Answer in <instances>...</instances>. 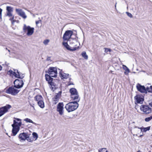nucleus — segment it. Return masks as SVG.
Masks as SVG:
<instances>
[{
  "mask_svg": "<svg viewBox=\"0 0 152 152\" xmlns=\"http://www.w3.org/2000/svg\"><path fill=\"white\" fill-rule=\"evenodd\" d=\"M69 91L71 94L70 97L72 100H77V101H80V98L77 91L75 88H71L69 90Z\"/></svg>",
  "mask_w": 152,
  "mask_h": 152,
  "instance_id": "obj_4",
  "label": "nucleus"
},
{
  "mask_svg": "<svg viewBox=\"0 0 152 152\" xmlns=\"http://www.w3.org/2000/svg\"><path fill=\"white\" fill-rule=\"evenodd\" d=\"M34 29L29 26H27L24 24L23 27V30L24 32H27L26 34L28 36L32 35L34 31Z\"/></svg>",
  "mask_w": 152,
  "mask_h": 152,
  "instance_id": "obj_6",
  "label": "nucleus"
},
{
  "mask_svg": "<svg viewBox=\"0 0 152 152\" xmlns=\"http://www.w3.org/2000/svg\"><path fill=\"white\" fill-rule=\"evenodd\" d=\"M2 11V9L0 8V18L1 19V14Z\"/></svg>",
  "mask_w": 152,
  "mask_h": 152,
  "instance_id": "obj_39",
  "label": "nucleus"
},
{
  "mask_svg": "<svg viewBox=\"0 0 152 152\" xmlns=\"http://www.w3.org/2000/svg\"><path fill=\"white\" fill-rule=\"evenodd\" d=\"M15 10L17 14L23 19H25L27 18V16L25 12L22 9L16 8Z\"/></svg>",
  "mask_w": 152,
  "mask_h": 152,
  "instance_id": "obj_12",
  "label": "nucleus"
},
{
  "mask_svg": "<svg viewBox=\"0 0 152 152\" xmlns=\"http://www.w3.org/2000/svg\"><path fill=\"white\" fill-rule=\"evenodd\" d=\"M135 99V103L142 104L144 100V97L143 96H141L140 95H137L135 96L134 97Z\"/></svg>",
  "mask_w": 152,
  "mask_h": 152,
  "instance_id": "obj_14",
  "label": "nucleus"
},
{
  "mask_svg": "<svg viewBox=\"0 0 152 152\" xmlns=\"http://www.w3.org/2000/svg\"><path fill=\"white\" fill-rule=\"evenodd\" d=\"M12 106L9 104H7L5 106L0 108V117L4 115L8 111L9 109L11 108Z\"/></svg>",
  "mask_w": 152,
  "mask_h": 152,
  "instance_id": "obj_11",
  "label": "nucleus"
},
{
  "mask_svg": "<svg viewBox=\"0 0 152 152\" xmlns=\"http://www.w3.org/2000/svg\"><path fill=\"white\" fill-rule=\"evenodd\" d=\"M146 90L149 92L152 93V86H151L150 87H147Z\"/></svg>",
  "mask_w": 152,
  "mask_h": 152,
  "instance_id": "obj_32",
  "label": "nucleus"
},
{
  "mask_svg": "<svg viewBox=\"0 0 152 152\" xmlns=\"http://www.w3.org/2000/svg\"><path fill=\"white\" fill-rule=\"evenodd\" d=\"M64 104L63 103H59L57 106V110L59 114L62 115L63 114Z\"/></svg>",
  "mask_w": 152,
  "mask_h": 152,
  "instance_id": "obj_15",
  "label": "nucleus"
},
{
  "mask_svg": "<svg viewBox=\"0 0 152 152\" xmlns=\"http://www.w3.org/2000/svg\"><path fill=\"white\" fill-rule=\"evenodd\" d=\"M6 10L7 12L6 16L9 17L12 16V12L13 11V8L10 6H7L6 7Z\"/></svg>",
  "mask_w": 152,
  "mask_h": 152,
  "instance_id": "obj_16",
  "label": "nucleus"
},
{
  "mask_svg": "<svg viewBox=\"0 0 152 152\" xmlns=\"http://www.w3.org/2000/svg\"><path fill=\"white\" fill-rule=\"evenodd\" d=\"M11 87L6 90V92L9 94H11L12 95H16L19 92V90L17 89L16 88Z\"/></svg>",
  "mask_w": 152,
  "mask_h": 152,
  "instance_id": "obj_10",
  "label": "nucleus"
},
{
  "mask_svg": "<svg viewBox=\"0 0 152 152\" xmlns=\"http://www.w3.org/2000/svg\"><path fill=\"white\" fill-rule=\"evenodd\" d=\"M137 152H141V151L140 150L138 151Z\"/></svg>",
  "mask_w": 152,
  "mask_h": 152,
  "instance_id": "obj_46",
  "label": "nucleus"
},
{
  "mask_svg": "<svg viewBox=\"0 0 152 152\" xmlns=\"http://www.w3.org/2000/svg\"><path fill=\"white\" fill-rule=\"evenodd\" d=\"M150 129V127L141 128H137V127H136L134 128V130L136 131L140 132H141L143 131L145 132H146L147 131L149 130Z\"/></svg>",
  "mask_w": 152,
  "mask_h": 152,
  "instance_id": "obj_20",
  "label": "nucleus"
},
{
  "mask_svg": "<svg viewBox=\"0 0 152 152\" xmlns=\"http://www.w3.org/2000/svg\"><path fill=\"white\" fill-rule=\"evenodd\" d=\"M33 16L34 17H35V15H34V14H33Z\"/></svg>",
  "mask_w": 152,
  "mask_h": 152,
  "instance_id": "obj_47",
  "label": "nucleus"
},
{
  "mask_svg": "<svg viewBox=\"0 0 152 152\" xmlns=\"http://www.w3.org/2000/svg\"><path fill=\"white\" fill-rule=\"evenodd\" d=\"M50 40L49 39H46L43 41V44L45 45H48V42H49Z\"/></svg>",
  "mask_w": 152,
  "mask_h": 152,
  "instance_id": "obj_33",
  "label": "nucleus"
},
{
  "mask_svg": "<svg viewBox=\"0 0 152 152\" xmlns=\"http://www.w3.org/2000/svg\"><path fill=\"white\" fill-rule=\"evenodd\" d=\"M41 21L40 20H39V21H37L36 22V23L37 25Z\"/></svg>",
  "mask_w": 152,
  "mask_h": 152,
  "instance_id": "obj_41",
  "label": "nucleus"
},
{
  "mask_svg": "<svg viewBox=\"0 0 152 152\" xmlns=\"http://www.w3.org/2000/svg\"><path fill=\"white\" fill-rule=\"evenodd\" d=\"M8 51V52H10V50H7Z\"/></svg>",
  "mask_w": 152,
  "mask_h": 152,
  "instance_id": "obj_45",
  "label": "nucleus"
},
{
  "mask_svg": "<svg viewBox=\"0 0 152 152\" xmlns=\"http://www.w3.org/2000/svg\"><path fill=\"white\" fill-rule=\"evenodd\" d=\"M117 2L116 3L115 5V8L116 9V6Z\"/></svg>",
  "mask_w": 152,
  "mask_h": 152,
  "instance_id": "obj_43",
  "label": "nucleus"
},
{
  "mask_svg": "<svg viewBox=\"0 0 152 152\" xmlns=\"http://www.w3.org/2000/svg\"><path fill=\"white\" fill-rule=\"evenodd\" d=\"M73 34V32L71 30H67L65 31L63 37L64 42L69 41L71 39V38Z\"/></svg>",
  "mask_w": 152,
  "mask_h": 152,
  "instance_id": "obj_7",
  "label": "nucleus"
},
{
  "mask_svg": "<svg viewBox=\"0 0 152 152\" xmlns=\"http://www.w3.org/2000/svg\"><path fill=\"white\" fill-rule=\"evenodd\" d=\"M11 18H10L9 19V20L11 21H12L14 20V16L12 14V16H11Z\"/></svg>",
  "mask_w": 152,
  "mask_h": 152,
  "instance_id": "obj_38",
  "label": "nucleus"
},
{
  "mask_svg": "<svg viewBox=\"0 0 152 152\" xmlns=\"http://www.w3.org/2000/svg\"><path fill=\"white\" fill-rule=\"evenodd\" d=\"M69 85H73V83H70L69 84Z\"/></svg>",
  "mask_w": 152,
  "mask_h": 152,
  "instance_id": "obj_44",
  "label": "nucleus"
},
{
  "mask_svg": "<svg viewBox=\"0 0 152 152\" xmlns=\"http://www.w3.org/2000/svg\"><path fill=\"white\" fill-rule=\"evenodd\" d=\"M8 74L9 75H13L15 77H16V75H17V74H16L15 72H13L11 70H10L8 72Z\"/></svg>",
  "mask_w": 152,
  "mask_h": 152,
  "instance_id": "obj_25",
  "label": "nucleus"
},
{
  "mask_svg": "<svg viewBox=\"0 0 152 152\" xmlns=\"http://www.w3.org/2000/svg\"><path fill=\"white\" fill-rule=\"evenodd\" d=\"M140 109L143 113L148 114L151 112V109L148 105H141L140 107Z\"/></svg>",
  "mask_w": 152,
  "mask_h": 152,
  "instance_id": "obj_9",
  "label": "nucleus"
},
{
  "mask_svg": "<svg viewBox=\"0 0 152 152\" xmlns=\"http://www.w3.org/2000/svg\"><path fill=\"white\" fill-rule=\"evenodd\" d=\"M136 87L138 90L141 93H144L146 91V88H145V86H141L139 83L137 84Z\"/></svg>",
  "mask_w": 152,
  "mask_h": 152,
  "instance_id": "obj_18",
  "label": "nucleus"
},
{
  "mask_svg": "<svg viewBox=\"0 0 152 152\" xmlns=\"http://www.w3.org/2000/svg\"><path fill=\"white\" fill-rule=\"evenodd\" d=\"M14 87L16 88H19L22 87L23 85V81L20 79H16L14 82Z\"/></svg>",
  "mask_w": 152,
  "mask_h": 152,
  "instance_id": "obj_13",
  "label": "nucleus"
},
{
  "mask_svg": "<svg viewBox=\"0 0 152 152\" xmlns=\"http://www.w3.org/2000/svg\"><path fill=\"white\" fill-rule=\"evenodd\" d=\"M26 140H27L29 142H31L33 141V140L32 139L30 138L29 137L28 135V137L27 138Z\"/></svg>",
  "mask_w": 152,
  "mask_h": 152,
  "instance_id": "obj_37",
  "label": "nucleus"
},
{
  "mask_svg": "<svg viewBox=\"0 0 152 152\" xmlns=\"http://www.w3.org/2000/svg\"><path fill=\"white\" fill-rule=\"evenodd\" d=\"M32 135L34 139H35L34 140H36L38 137L37 134L35 132H33L32 134Z\"/></svg>",
  "mask_w": 152,
  "mask_h": 152,
  "instance_id": "obj_29",
  "label": "nucleus"
},
{
  "mask_svg": "<svg viewBox=\"0 0 152 152\" xmlns=\"http://www.w3.org/2000/svg\"><path fill=\"white\" fill-rule=\"evenodd\" d=\"M48 73L50 77H56L57 74V69L55 67H50L48 69Z\"/></svg>",
  "mask_w": 152,
  "mask_h": 152,
  "instance_id": "obj_8",
  "label": "nucleus"
},
{
  "mask_svg": "<svg viewBox=\"0 0 152 152\" xmlns=\"http://www.w3.org/2000/svg\"><path fill=\"white\" fill-rule=\"evenodd\" d=\"M2 67L0 65V71L2 69Z\"/></svg>",
  "mask_w": 152,
  "mask_h": 152,
  "instance_id": "obj_42",
  "label": "nucleus"
},
{
  "mask_svg": "<svg viewBox=\"0 0 152 152\" xmlns=\"http://www.w3.org/2000/svg\"><path fill=\"white\" fill-rule=\"evenodd\" d=\"M79 102L75 100L74 102H69L66 105L65 107L68 112L73 111L78 107V102Z\"/></svg>",
  "mask_w": 152,
  "mask_h": 152,
  "instance_id": "obj_3",
  "label": "nucleus"
},
{
  "mask_svg": "<svg viewBox=\"0 0 152 152\" xmlns=\"http://www.w3.org/2000/svg\"><path fill=\"white\" fill-rule=\"evenodd\" d=\"M14 71H17V72L18 74L17 75H16V77L17 78H20L21 79H23L24 77V75L23 74H22L21 75V74L20 73L18 72V71L17 70L14 69Z\"/></svg>",
  "mask_w": 152,
  "mask_h": 152,
  "instance_id": "obj_23",
  "label": "nucleus"
},
{
  "mask_svg": "<svg viewBox=\"0 0 152 152\" xmlns=\"http://www.w3.org/2000/svg\"><path fill=\"white\" fill-rule=\"evenodd\" d=\"M16 21V20H12V23L13 24Z\"/></svg>",
  "mask_w": 152,
  "mask_h": 152,
  "instance_id": "obj_40",
  "label": "nucleus"
},
{
  "mask_svg": "<svg viewBox=\"0 0 152 152\" xmlns=\"http://www.w3.org/2000/svg\"><path fill=\"white\" fill-rule=\"evenodd\" d=\"M148 152H150V151H149Z\"/></svg>",
  "mask_w": 152,
  "mask_h": 152,
  "instance_id": "obj_50",
  "label": "nucleus"
},
{
  "mask_svg": "<svg viewBox=\"0 0 152 152\" xmlns=\"http://www.w3.org/2000/svg\"><path fill=\"white\" fill-rule=\"evenodd\" d=\"M28 137V134L26 133H20L19 135V138L20 141L25 140Z\"/></svg>",
  "mask_w": 152,
  "mask_h": 152,
  "instance_id": "obj_17",
  "label": "nucleus"
},
{
  "mask_svg": "<svg viewBox=\"0 0 152 152\" xmlns=\"http://www.w3.org/2000/svg\"><path fill=\"white\" fill-rule=\"evenodd\" d=\"M24 121H26V122L32 123L34 124H36L35 123L33 122L31 119L28 118H26L24 119Z\"/></svg>",
  "mask_w": 152,
  "mask_h": 152,
  "instance_id": "obj_26",
  "label": "nucleus"
},
{
  "mask_svg": "<svg viewBox=\"0 0 152 152\" xmlns=\"http://www.w3.org/2000/svg\"><path fill=\"white\" fill-rule=\"evenodd\" d=\"M61 94L58 93L53 98V103L54 104H56L58 102L59 98Z\"/></svg>",
  "mask_w": 152,
  "mask_h": 152,
  "instance_id": "obj_19",
  "label": "nucleus"
},
{
  "mask_svg": "<svg viewBox=\"0 0 152 152\" xmlns=\"http://www.w3.org/2000/svg\"><path fill=\"white\" fill-rule=\"evenodd\" d=\"M126 13L127 15L130 18H132L133 17V15L131 13H129L128 12H126Z\"/></svg>",
  "mask_w": 152,
  "mask_h": 152,
  "instance_id": "obj_35",
  "label": "nucleus"
},
{
  "mask_svg": "<svg viewBox=\"0 0 152 152\" xmlns=\"http://www.w3.org/2000/svg\"><path fill=\"white\" fill-rule=\"evenodd\" d=\"M59 74L61 79H66L69 77V74L65 73H62L61 71L59 72Z\"/></svg>",
  "mask_w": 152,
  "mask_h": 152,
  "instance_id": "obj_21",
  "label": "nucleus"
},
{
  "mask_svg": "<svg viewBox=\"0 0 152 152\" xmlns=\"http://www.w3.org/2000/svg\"><path fill=\"white\" fill-rule=\"evenodd\" d=\"M82 57L86 59H88V56L85 52L84 51L82 53Z\"/></svg>",
  "mask_w": 152,
  "mask_h": 152,
  "instance_id": "obj_27",
  "label": "nucleus"
},
{
  "mask_svg": "<svg viewBox=\"0 0 152 152\" xmlns=\"http://www.w3.org/2000/svg\"><path fill=\"white\" fill-rule=\"evenodd\" d=\"M148 102L149 105L152 107V99L149 100Z\"/></svg>",
  "mask_w": 152,
  "mask_h": 152,
  "instance_id": "obj_36",
  "label": "nucleus"
},
{
  "mask_svg": "<svg viewBox=\"0 0 152 152\" xmlns=\"http://www.w3.org/2000/svg\"><path fill=\"white\" fill-rule=\"evenodd\" d=\"M45 79L47 81H48V84L50 85V89L53 91H54L56 88V84L53 82V79L48 75H45Z\"/></svg>",
  "mask_w": 152,
  "mask_h": 152,
  "instance_id": "obj_5",
  "label": "nucleus"
},
{
  "mask_svg": "<svg viewBox=\"0 0 152 152\" xmlns=\"http://www.w3.org/2000/svg\"><path fill=\"white\" fill-rule=\"evenodd\" d=\"M69 45L67 42H63L62 45L67 50L70 51H75L76 50L77 48V46L79 44V43L75 39H70L69 41Z\"/></svg>",
  "mask_w": 152,
  "mask_h": 152,
  "instance_id": "obj_1",
  "label": "nucleus"
},
{
  "mask_svg": "<svg viewBox=\"0 0 152 152\" xmlns=\"http://www.w3.org/2000/svg\"><path fill=\"white\" fill-rule=\"evenodd\" d=\"M152 119V115L150 117L146 118L145 120L146 122H149Z\"/></svg>",
  "mask_w": 152,
  "mask_h": 152,
  "instance_id": "obj_31",
  "label": "nucleus"
},
{
  "mask_svg": "<svg viewBox=\"0 0 152 152\" xmlns=\"http://www.w3.org/2000/svg\"><path fill=\"white\" fill-rule=\"evenodd\" d=\"M123 68L126 72H129V69L126 66L124 65H123Z\"/></svg>",
  "mask_w": 152,
  "mask_h": 152,
  "instance_id": "obj_30",
  "label": "nucleus"
},
{
  "mask_svg": "<svg viewBox=\"0 0 152 152\" xmlns=\"http://www.w3.org/2000/svg\"><path fill=\"white\" fill-rule=\"evenodd\" d=\"M6 50H8L7 48H6Z\"/></svg>",
  "mask_w": 152,
  "mask_h": 152,
  "instance_id": "obj_48",
  "label": "nucleus"
},
{
  "mask_svg": "<svg viewBox=\"0 0 152 152\" xmlns=\"http://www.w3.org/2000/svg\"><path fill=\"white\" fill-rule=\"evenodd\" d=\"M38 105L41 108H43L44 107V104L43 100L37 102Z\"/></svg>",
  "mask_w": 152,
  "mask_h": 152,
  "instance_id": "obj_24",
  "label": "nucleus"
},
{
  "mask_svg": "<svg viewBox=\"0 0 152 152\" xmlns=\"http://www.w3.org/2000/svg\"><path fill=\"white\" fill-rule=\"evenodd\" d=\"M142 136V135H140V137H141Z\"/></svg>",
  "mask_w": 152,
  "mask_h": 152,
  "instance_id": "obj_49",
  "label": "nucleus"
},
{
  "mask_svg": "<svg viewBox=\"0 0 152 152\" xmlns=\"http://www.w3.org/2000/svg\"><path fill=\"white\" fill-rule=\"evenodd\" d=\"M104 49H105L104 52L106 53L108 52H110L111 51V50L110 49L105 48Z\"/></svg>",
  "mask_w": 152,
  "mask_h": 152,
  "instance_id": "obj_34",
  "label": "nucleus"
},
{
  "mask_svg": "<svg viewBox=\"0 0 152 152\" xmlns=\"http://www.w3.org/2000/svg\"><path fill=\"white\" fill-rule=\"evenodd\" d=\"M98 152H108V151L107 150L106 148H102L98 150Z\"/></svg>",
  "mask_w": 152,
  "mask_h": 152,
  "instance_id": "obj_28",
  "label": "nucleus"
},
{
  "mask_svg": "<svg viewBox=\"0 0 152 152\" xmlns=\"http://www.w3.org/2000/svg\"><path fill=\"white\" fill-rule=\"evenodd\" d=\"M35 100H36L37 102L43 100V98L41 95H38L34 97Z\"/></svg>",
  "mask_w": 152,
  "mask_h": 152,
  "instance_id": "obj_22",
  "label": "nucleus"
},
{
  "mask_svg": "<svg viewBox=\"0 0 152 152\" xmlns=\"http://www.w3.org/2000/svg\"><path fill=\"white\" fill-rule=\"evenodd\" d=\"M15 119L13 120V124L12 125L13 128L12 133L14 136H15L20 129V127L22 124L21 120L17 118H14Z\"/></svg>",
  "mask_w": 152,
  "mask_h": 152,
  "instance_id": "obj_2",
  "label": "nucleus"
}]
</instances>
